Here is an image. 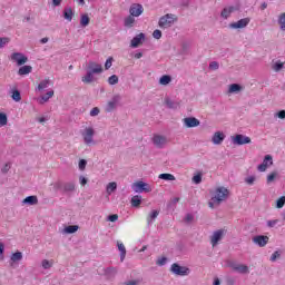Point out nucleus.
Wrapping results in <instances>:
<instances>
[{
	"label": "nucleus",
	"mask_w": 285,
	"mask_h": 285,
	"mask_svg": "<svg viewBox=\"0 0 285 285\" xmlns=\"http://www.w3.org/2000/svg\"><path fill=\"white\" fill-rule=\"evenodd\" d=\"M229 191L226 187H218L215 190V195L212 197V202L219 206L222 202H226L228 199Z\"/></svg>",
	"instance_id": "nucleus-1"
},
{
	"label": "nucleus",
	"mask_w": 285,
	"mask_h": 285,
	"mask_svg": "<svg viewBox=\"0 0 285 285\" xmlns=\"http://www.w3.org/2000/svg\"><path fill=\"white\" fill-rule=\"evenodd\" d=\"M83 142L86 146H95V129L92 127H87L81 131Z\"/></svg>",
	"instance_id": "nucleus-2"
},
{
	"label": "nucleus",
	"mask_w": 285,
	"mask_h": 285,
	"mask_svg": "<svg viewBox=\"0 0 285 285\" xmlns=\"http://www.w3.org/2000/svg\"><path fill=\"white\" fill-rule=\"evenodd\" d=\"M170 273H173V275H177L178 277H186L190 275V268L174 263L170 266Z\"/></svg>",
	"instance_id": "nucleus-3"
},
{
	"label": "nucleus",
	"mask_w": 285,
	"mask_h": 285,
	"mask_svg": "<svg viewBox=\"0 0 285 285\" xmlns=\"http://www.w3.org/2000/svg\"><path fill=\"white\" fill-rule=\"evenodd\" d=\"M175 21H177V18H175V14L167 13V14L160 17V19L158 21V26H159V28L167 29V28H170L173 26V23H175Z\"/></svg>",
	"instance_id": "nucleus-4"
},
{
	"label": "nucleus",
	"mask_w": 285,
	"mask_h": 285,
	"mask_svg": "<svg viewBox=\"0 0 285 285\" xmlns=\"http://www.w3.org/2000/svg\"><path fill=\"white\" fill-rule=\"evenodd\" d=\"M225 236H226V229L215 230L210 236V244L213 248H215V246H217V244H219Z\"/></svg>",
	"instance_id": "nucleus-5"
},
{
	"label": "nucleus",
	"mask_w": 285,
	"mask_h": 285,
	"mask_svg": "<svg viewBox=\"0 0 285 285\" xmlns=\"http://www.w3.org/2000/svg\"><path fill=\"white\" fill-rule=\"evenodd\" d=\"M135 193H150V186L144 181H137L131 185Z\"/></svg>",
	"instance_id": "nucleus-6"
},
{
	"label": "nucleus",
	"mask_w": 285,
	"mask_h": 285,
	"mask_svg": "<svg viewBox=\"0 0 285 285\" xmlns=\"http://www.w3.org/2000/svg\"><path fill=\"white\" fill-rule=\"evenodd\" d=\"M248 23H250V18H243V19L238 20L237 22L229 23V28L232 30H239V29L246 28V26H248Z\"/></svg>",
	"instance_id": "nucleus-7"
},
{
	"label": "nucleus",
	"mask_w": 285,
	"mask_h": 285,
	"mask_svg": "<svg viewBox=\"0 0 285 285\" xmlns=\"http://www.w3.org/2000/svg\"><path fill=\"white\" fill-rule=\"evenodd\" d=\"M129 14L131 17H141V14H144V6L139 3H132L129 8Z\"/></svg>",
	"instance_id": "nucleus-8"
},
{
	"label": "nucleus",
	"mask_w": 285,
	"mask_h": 285,
	"mask_svg": "<svg viewBox=\"0 0 285 285\" xmlns=\"http://www.w3.org/2000/svg\"><path fill=\"white\" fill-rule=\"evenodd\" d=\"M250 137L244 136L242 134H238L233 138V144H235L236 146H244L246 144H250Z\"/></svg>",
	"instance_id": "nucleus-9"
},
{
	"label": "nucleus",
	"mask_w": 285,
	"mask_h": 285,
	"mask_svg": "<svg viewBox=\"0 0 285 285\" xmlns=\"http://www.w3.org/2000/svg\"><path fill=\"white\" fill-rule=\"evenodd\" d=\"M268 166H273V156L266 155L263 159V163L258 165V171L259 173H266V169Z\"/></svg>",
	"instance_id": "nucleus-10"
},
{
	"label": "nucleus",
	"mask_w": 285,
	"mask_h": 285,
	"mask_svg": "<svg viewBox=\"0 0 285 285\" xmlns=\"http://www.w3.org/2000/svg\"><path fill=\"white\" fill-rule=\"evenodd\" d=\"M22 259H23V253L16 252L10 256L9 266H11V268H16L17 264H19V262H21Z\"/></svg>",
	"instance_id": "nucleus-11"
},
{
	"label": "nucleus",
	"mask_w": 285,
	"mask_h": 285,
	"mask_svg": "<svg viewBox=\"0 0 285 285\" xmlns=\"http://www.w3.org/2000/svg\"><path fill=\"white\" fill-rule=\"evenodd\" d=\"M119 101H121V96H119V95L114 96L105 108L106 112H112V110H115V108H117V104H119Z\"/></svg>",
	"instance_id": "nucleus-12"
},
{
	"label": "nucleus",
	"mask_w": 285,
	"mask_h": 285,
	"mask_svg": "<svg viewBox=\"0 0 285 285\" xmlns=\"http://www.w3.org/2000/svg\"><path fill=\"white\" fill-rule=\"evenodd\" d=\"M183 122H184L185 128H197V126H199V124H202L199 121V119H197L195 117L184 118Z\"/></svg>",
	"instance_id": "nucleus-13"
},
{
	"label": "nucleus",
	"mask_w": 285,
	"mask_h": 285,
	"mask_svg": "<svg viewBox=\"0 0 285 285\" xmlns=\"http://www.w3.org/2000/svg\"><path fill=\"white\" fill-rule=\"evenodd\" d=\"M11 60L16 61L19 66H23V63H28V57H26L21 52H13L11 55Z\"/></svg>",
	"instance_id": "nucleus-14"
},
{
	"label": "nucleus",
	"mask_w": 285,
	"mask_h": 285,
	"mask_svg": "<svg viewBox=\"0 0 285 285\" xmlns=\"http://www.w3.org/2000/svg\"><path fill=\"white\" fill-rule=\"evenodd\" d=\"M167 142H168V139H166L165 136L155 135L153 137V144L154 146H156V148H164V146H166Z\"/></svg>",
	"instance_id": "nucleus-15"
},
{
	"label": "nucleus",
	"mask_w": 285,
	"mask_h": 285,
	"mask_svg": "<svg viewBox=\"0 0 285 285\" xmlns=\"http://www.w3.org/2000/svg\"><path fill=\"white\" fill-rule=\"evenodd\" d=\"M269 237L268 236H264V235H258L253 237V242L256 244V246H259V248H264V246H266V244H268L269 242Z\"/></svg>",
	"instance_id": "nucleus-16"
},
{
	"label": "nucleus",
	"mask_w": 285,
	"mask_h": 285,
	"mask_svg": "<svg viewBox=\"0 0 285 285\" xmlns=\"http://www.w3.org/2000/svg\"><path fill=\"white\" fill-rule=\"evenodd\" d=\"M88 70H89V72H92L94 75H100V72H104V67H101V65H99L95 61H89Z\"/></svg>",
	"instance_id": "nucleus-17"
},
{
	"label": "nucleus",
	"mask_w": 285,
	"mask_h": 285,
	"mask_svg": "<svg viewBox=\"0 0 285 285\" xmlns=\"http://www.w3.org/2000/svg\"><path fill=\"white\" fill-rule=\"evenodd\" d=\"M224 139H226V135H224L222 131H216L212 137V141L215 146L222 145Z\"/></svg>",
	"instance_id": "nucleus-18"
},
{
	"label": "nucleus",
	"mask_w": 285,
	"mask_h": 285,
	"mask_svg": "<svg viewBox=\"0 0 285 285\" xmlns=\"http://www.w3.org/2000/svg\"><path fill=\"white\" fill-rule=\"evenodd\" d=\"M144 39H146V35H144V33H139L136 37H134L130 42L131 48H139V46H141V41H144Z\"/></svg>",
	"instance_id": "nucleus-19"
},
{
	"label": "nucleus",
	"mask_w": 285,
	"mask_h": 285,
	"mask_svg": "<svg viewBox=\"0 0 285 285\" xmlns=\"http://www.w3.org/2000/svg\"><path fill=\"white\" fill-rule=\"evenodd\" d=\"M52 97H55V90H50L46 95L38 98V104L43 106V104H48V101H50V99H52Z\"/></svg>",
	"instance_id": "nucleus-20"
},
{
	"label": "nucleus",
	"mask_w": 285,
	"mask_h": 285,
	"mask_svg": "<svg viewBox=\"0 0 285 285\" xmlns=\"http://www.w3.org/2000/svg\"><path fill=\"white\" fill-rule=\"evenodd\" d=\"M235 10H237V9L234 6L225 7L220 12L222 19H228L230 17V14H233V12H235Z\"/></svg>",
	"instance_id": "nucleus-21"
},
{
	"label": "nucleus",
	"mask_w": 285,
	"mask_h": 285,
	"mask_svg": "<svg viewBox=\"0 0 285 285\" xmlns=\"http://www.w3.org/2000/svg\"><path fill=\"white\" fill-rule=\"evenodd\" d=\"M233 269L236 271L237 273H240L242 275H246L249 273L248 266H246L244 264L233 265Z\"/></svg>",
	"instance_id": "nucleus-22"
},
{
	"label": "nucleus",
	"mask_w": 285,
	"mask_h": 285,
	"mask_svg": "<svg viewBox=\"0 0 285 285\" xmlns=\"http://www.w3.org/2000/svg\"><path fill=\"white\" fill-rule=\"evenodd\" d=\"M22 204H27L28 206H37V204H39V198H37V196H28L22 200Z\"/></svg>",
	"instance_id": "nucleus-23"
},
{
	"label": "nucleus",
	"mask_w": 285,
	"mask_h": 285,
	"mask_svg": "<svg viewBox=\"0 0 285 285\" xmlns=\"http://www.w3.org/2000/svg\"><path fill=\"white\" fill-rule=\"evenodd\" d=\"M242 90H244V87H242V85L232 83V85H229V88H228V95H234V94H237V92H242Z\"/></svg>",
	"instance_id": "nucleus-24"
},
{
	"label": "nucleus",
	"mask_w": 285,
	"mask_h": 285,
	"mask_svg": "<svg viewBox=\"0 0 285 285\" xmlns=\"http://www.w3.org/2000/svg\"><path fill=\"white\" fill-rule=\"evenodd\" d=\"M157 217H159V210H153L148 217H147V225L148 226H153L155 219H157Z\"/></svg>",
	"instance_id": "nucleus-25"
},
{
	"label": "nucleus",
	"mask_w": 285,
	"mask_h": 285,
	"mask_svg": "<svg viewBox=\"0 0 285 285\" xmlns=\"http://www.w3.org/2000/svg\"><path fill=\"white\" fill-rule=\"evenodd\" d=\"M72 17H75V11H72V8L67 7L63 10V19H66V21H72Z\"/></svg>",
	"instance_id": "nucleus-26"
},
{
	"label": "nucleus",
	"mask_w": 285,
	"mask_h": 285,
	"mask_svg": "<svg viewBox=\"0 0 285 285\" xmlns=\"http://www.w3.org/2000/svg\"><path fill=\"white\" fill-rule=\"evenodd\" d=\"M92 81H95V73L88 70L86 76L82 77V82L92 83Z\"/></svg>",
	"instance_id": "nucleus-27"
},
{
	"label": "nucleus",
	"mask_w": 285,
	"mask_h": 285,
	"mask_svg": "<svg viewBox=\"0 0 285 285\" xmlns=\"http://www.w3.org/2000/svg\"><path fill=\"white\" fill-rule=\"evenodd\" d=\"M79 230V227L77 225H69L63 228L62 233L66 235H72L73 233H77Z\"/></svg>",
	"instance_id": "nucleus-28"
},
{
	"label": "nucleus",
	"mask_w": 285,
	"mask_h": 285,
	"mask_svg": "<svg viewBox=\"0 0 285 285\" xmlns=\"http://www.w3.org/2000/svg\"><path fill=\"white\" fill-rule=\"evenodd\" d=\"M165 104H166L167 108H170L171 110H177V108H179V104L171 100L170 98H166Z\"/></svg>",
	"instance_id": "nucleus-29"
},
{
	"label": "nucleus",
	"mask_w": 285,
	"mask_h": 285,
	"mask_svg": "<svg viewBox=\"0 0 285 285\" xmlns=\"http://www.w3.org/2000/svg\"><path fill=\"white\" fill-rule=\"evenodd\" d=\"M30 72H32V66H22L18 70V75H20L21 77L23 75H30Z\"/></svg>",
	"instance_id": "nucleus-30"
},
{
	"label": "nucleus",
	"mask_w": 285,
	"mask_h": 285,
	"mask_svg": "<svg viewBox=\"0 0 285 285\" xmlns=\"http://www.w3.org/2000/svg\"><path fill=\"white\" fill-rule=\"evenodd\" d=\"M41 266H42L43 271H49V268H52V266H55V261L42 259Z\"/></svg>",
	"instance_id": "nucleus-31"
},
{
	"label": "nucleus",
	"mask_w": 285,
	"mask_h": 285,
	"mask_svg": "<svg viewBox=\"0 0 285 285\" xmlns=\"http://www.w3.org/2000/svg\"><path fill=\"white\" fill-rule=\"evenodd\" d=\"M118 246V250L120 252V262H124V259H126V246L124 245V243H117Z\"/></svg>",
	"instance_id": "nucleus-32"
},
{
	"label": "nucleus",
	"mask_w": 285,
	"mask_h": 285,
	"mask_svg": "<svg viewBox=\"0 0 285 285\" xmlns=\"http://www.w3.org/2000/svg\"><path fill=\"white\" fill-rule=\"evenodd\" d=\"M131 206L134 208H139V206H141V196L140 195H136L131 198Z\"/></svg>",
	"instance_id": "nucleus-33"
},
{
	"label": "nucleus",
	"mask_w": 285,
	"mask_h": 285,
	"mask_svg": "<svg viewBox=\"0 0 285 285\" xmlns=\"http://www.w3.org/2000/svg\"><path fill=\"white\" fill-rule=\"evenodd\" d=\"M75 188H76V185L75 183L70 181V183H66L63 185V191L65 193H75Z\"/></svg>",
	"instance_id": "nucleus-34"
},
{
	"label": "nucleus",
	"mask_w": 285,
	"mask_h": 285,
	"mask_svg": "<svg viewBox=\"0 0 285 285\" xmlns=\"http://www.w3.org/2000/svg\"><path fill=\"white\" fill-rule=\"evenodd\" d=\"M124 23L126 28H132V26L135 24V17L128 16L127 18H125Z\"/></svg>",
	"instance_id": "nucleus-35"
},
{
	"label": "nucleus",
	"mask_w": 285,
	"mask_h": 285,
	"mask_svg": "<svg viewBox=\"0 0 285 285\" xmlns=\"http://www.w3.org/2000/svg\"><path fill=\"white\" fill-rule=\"evenodd\" d=\"M90 23V18L88 17V14H82L80 18V26H82V28L88 27Z\"/></svg>",
	"instance_id": "nucleus-36"
},
{
	"label": "nucleus",
	"mask_w": 285,
	"mask_h": 285,
	"mask_svg": "<svg viewBox=\"0 0 285 285\" xmlns=\"http://www.w3.org/2000/svg\"><path fill=\"white\" fill-rule=\"evenodd\" d=\"M158 178L164 179L165 181H175V175L173 174H160Z\"/></svg>",
	"instance_id": "nucleus-37"
},
{
	"label": "nucleus",
	"mask_w": 285,
	"mask_h": 285,
	"mask_svg": "<svg viewBox=\"0 0 285 285\" xmlns=\"http://www.w3.org/2000/svg\"><path fill=\"white\" fill-rule=\"evenodd\" d=\"M11 99H13V101H21V91L20 90H13L12 95H11Z\"/></svg>",
	"instance_id": "nucleus-38"
},
{
	"label": "nucleus",
	"mask_w": 285,
	"mask_h": 285,
	"mask_svg": "<svg viewBox=\"0 0 285 285\" xmlns=\"http://www.w3.org/2000/svg\"><path fill=\"white\" fill-rule=\"evenodd\" d=\"M170 81H173V79L170 78V76H163L159 79V83L161 86H168V83H170Z\"/></svg>",
	"instance_id": "nucleus-39"
},
{
	"label": "nucleus",
	"mask_w": 285,
	"mask_h": 285,
	"mask_svg": "<svg viewBox=\"0 0 285 285\" xmlns=\"http://www.w3.org/2000/svg\"><path fill=\"white\" fill-rule=\"evenodd\" d=\"M109 86H117L119 83V77L117 75H112L108 78Z\"/></svg>",
	"instance_id": "nucleus-40"
},
{
	"label": "nucleus",
	"mask_w": 285,
	"mask_h": 285,
	"mask_svg": "<svg viewBox=\"0 0 285 285\" xmlns=\"http://www.w3.org/2000/svg\"><path fill=\"white\" fill-rule=\"evenodd\" d=\"M278 24L281 26V30L285 32V12L281 13L278 17Z\"/></svg>",
	"instance_id": "nucleus-41"
},
{
	"label": "nucleus",
	"mask_w": 285,
	"mask_h": 285,
	"mask_svg": "<svg viewBox=\"0 0 285 285\" xmlns=\"http://www.w3.org/2000/svg\"><path fill=\"white\" fill-rule=\"evenodd\" d=\"M115 190H117V183H109L107 185L108 195H112V193H115Z\"/></svg>",
	"instance_id": "nucleus-42"
},
{
	"label": "nucleus",
	"mask_w": 285,
	"mask_h": 285,
	"mask_svg": "<svg viewBox=\"0 0 285 285\" xmlns=\"http://www.w3.org/2000/svg\"><path fill=\"white\" fill-rule=\"evenodd\" d=\"M50 86V80H41L40 83L38 85V90H46Z\"/></svg>",
	"instance_id": "nucleus-43"
},
{
	"label": "nucleus",
	"mask_w": 285,
	"mask_h": 285,
	"mask_svg": "<svg viewBox=\"0 0 285 285\" xmlns=\"http://www.w3.org/2000/svg\"><path fill=\"white\" fill-rule=\"evenodd\" d=\"M0 126H8V116L3 112L0 114Z\"/></svg>",
	"instance_id": "nucleus-44"
},
{
	"label": "nucleus",
	"mask_w": 285,
	"mask_h": 285,
	"mask_svg": "<svg viewBox=\"0 0 285 285\" xmlns=\"http://www.w3.org/2000/svg\"><path fill=\"white\" fill-rule=\"evenodd\" d=\"M167 263H168V258L166 256L160 257L156 261L157 266H166Z\"/></svg>",
	"instance_id": "nucleus-45"
},
{
	"label": "nucleus",
	"mask_w": 285,
	"mask_h": 285,
	"mask_svg": "<svg viewBox=\"0 0 285 285\" xmlns=\"http://www.w3.org/2000/svg\"><path fill=\"white\" fill-rule=\"evenodd\" d=\"M285 205V196H282L279 199L276 200V208H284Z\"/></svg>",
	"instance_id": "nucleus-46"
},
{
	"label": "nucleus",
	"mask_w": 285,
	"mask_h": 285,
	"mask_svg": "<svg viewBox=\"0 0 285 285\" xmlns=\"http://www.w3.org/2000/svg\"><path fill=\"white\" fill-rule=\"evenodd\" d=\"M10 43V38H0V48H6Z\"/></svg>",
	"instance_id": "nucleus-47"
},
{
	"label": "nucleus",
	"mask_w": 285,
	"mask_h": 285,
	"mask_svg": "<svg viewBox=\"0 0 285 285\" xmlns=\"http://www.w3.org/2000/svg\"><path fill=\"white\" fill-rule=\"evenodd\" d=\"M279 257H282V254L278 250H276L272 254L271 262H277V259H279Z\"/></svg>",
	"instance_id": "nucleus-48"
},
{
	"label": "nucleus",
	"mask_w": 285,
	"mask_h": 285,
	"mask_svg": "<svg viewBox=\"0 0 285 285\" xmlns=\"http://www.w3.org/2000/svg\"><path fill=\"white\" fill-rule=\"evenodd\" d=\"M282 68H284V62H276L274 66H273V70H275V72H279V70H282Z\"/></svg>",
	"instance_id": "nucleus-49"
},
{
	"label": "nucleus",
	"mask_w": 285,
	"mask_h": 285,
	"mask_svg": "<svg viewBox=\"0 0 285 285\" xmlns=\"http://www.w3.org/2000/svg\"><path fill=\"white\" fill-rule=\"evenodd\" d=\"M209 70H219V62L217 61H212L209 63Z\"/></svg>",
	"instance_id": "nucleus-50"
},
{
	"label": "nucleus",
	"mask_w": 285,
	"mask_h": 285,
	"mask_svg": "<svg viewBox=\"0 0 285 285\" xmlns=\"http://www.w3.org/2000/svg\"><path fill=\"white\" fill-rule=\"evenodd\" d=\"M275 177H277V173L274 171L267 176V184H272V181H275Z\"/></svg>",
	"instance_id": "nucleus-51"
},
{
	"label": "nucleus",
	"mask_w": 285,
	"mask_h": 285,
	"mask_svg": "<svg viewBox=\"0 0 285 285\" xmlns=\"http://www.w3.org/2000/svg\"><path fill=\"white\" fill-rule=\"evenodd\" d=\"M88 165V161L86 159H81L78 164L79 170H86V166Z\"/></svg>",
	"instance_id": "nucleus-52"
},
{
	"label": "nucleus",
	"mask_w": 285,
	"mask_h": 285,
	"mask_svg": "<svg viewBox=\"0 0 285 285\" xmlns=\"http://www.w3.org/2000/svg\"><path fill=\"white\" fill-rule=\"evenodd\" d=\"M112 68V58H108L105 62V69L110 70Z\"/></svg>",
	"instance_id": "nucleus-53"
},
{
	"label": "nucleus",
	"mask_w": 285,
	"mask_h": 285,
	"mask_svg": "<svg viewBox=\"0 0 285 285\" xmlns=\"http://www.w3.org/2000/svg\"><path fill=\"white\" fill-rule=\"evenodd\" d=\"M101 112L98 107H95L90 110V117H97Z\"/></svg>",
	"instance_id": "nucleus-54"
},
{
	"label": "nucleus",
	"mask_w": 285,
	"mask_h": 285,
	"mask_svg": "<svg viewBox=\"0 0 285 285\" xmlns=\"http://www.w3.org/2000/svg\"><path fill=\"white\" fill-rule=\"evenodd\" d=\"M153 37H154V39H160L161 38V30H159V29L154 30Z\"/></svg>",
	"instance_id": "nucleus-55"
},
{
	"label": "nucleus",
	"mask_w": 285,
	"mask_h": 285,
	"mask_svg": "<svg viewBox=\"0 0 285 285\" xmlns=\"http://www.w3.org/2000/svg\"><path fill=\"white\" fill-rule=\"evenodd\" d=\"M245 181L248 184V186H253V184H255V176L245 178Z\"/></svg>",
	"instance_id": "nucleus-56"
},
{
	"label": "nucleus",
	"mask_w": 285,
	"mask_h": 285,
	"mask_svg": "<svg viewBox=\"0 0 285 285\" xmlns=\"http://www.w3.org/2000/svg\"><path fill=\"white\" fill-rule=\"evenodd\" d=\"M194 184H202V174H198L193 177Z\"/></svg>",
	"instance_id": "nucleus-57"
},
{
	"label": "nucleus",
	"mask_w": 285,
	"mask_h": 285,
	"mask_svg": "<svg viewBox=\"0 0 285 285\" xmlns=\"http://www.w3.org/2000/svg\"><path fill=\"white\" fill-rule=\"evenodd\" d=\"M278 222H279V220H277V219L268 220V222H267L268 228H275V226H276V224H277Z\"/></svg>",
	"instance_id": "nucleus-58"
},
{
	"label": "nucleus",
	"mask_w": 285,
	"mask_h": 285,
	"mask_svg": "<svg viewBox=\"0 0 285 285\" xmlns=\"http://www.w3.org/2000/svg\"><path fill=\"white\" fill-rule=\"evenodd\" d=\"M139 279H135V281H127L125 283H122V285H139Z\"/></svg>",
	"instance_id": "nucleus-59"
},
{
	"label": "nucleus",
	"mask_w": 285,
	"mask_h": 285,
	"mask_svg": "<svg viewBox=\"0 0 285 285\" xmlns=\"http://www.w3.org/2000/svg\"><path fill=\"white\" fill-rule=\"evenodd\" d=\"M117 219H119V216L117 214L108 216V222H117Z\"/></svg>",
	"instance_id": "nucleus-60"
},
{
	"label": "nucleus",
	"mask_w": 285,
	"mask_h": 285,
	"mask_svg": "<svg viewBox=\"0 0 285 285\" xmlns=\"http://www.w3.org/2000/svg\"><path fill=\"white\" fill-rule=\"evenodd\" d=\"M79 183L81 186H86V184H88V178L83 177V176H80L79 177Z\"/></svg>",
	"instance_id": "nucleus-61"
},
{
	"label": "nucleus",
	"mask_w": 285,
	"mask_h": 285,
	"mask_svg": "<svg viewBox=\"0 0 285 285\" xmlns=\"http://www.w3.org/2000/svg\"><path fill=\"white\" fill-rule=\"evenodd\" d=\"M276 117H278V119H285V110H281L276 114Z\"/></svg>",
	"instance_id": "nucleus-62"
},
{
	"label": "nucleus",
	"mask_w": 285,
	"mask_h": 285,
	"mask_svg": "<svg viewBox=\"0 0 285 285\" xmlns=\"http://www.w3.org/2000/svg\"><path fill=\"white\" fill-rule=\"evenodd\" d=\"M52 6H55V8L61 6V0H52Z\"/></svg>",
	"instance_id": "nucleus-63"
},
{
	"label": "nucleus",
	"mask_w": 285,
	"mask_h": 285,
	"mask_svg": "<svg viewBox=\"0 0 285 285\" xmlns=\"http://www.w3.org/2000/svg\"><path fill=\"white\" fill-rule=\"evenodd\" d=\"M10 170V164H6L2 168V173H8Z\"/></svg>",
	"instance_id": "nucleus-64"
}]
</instances>
